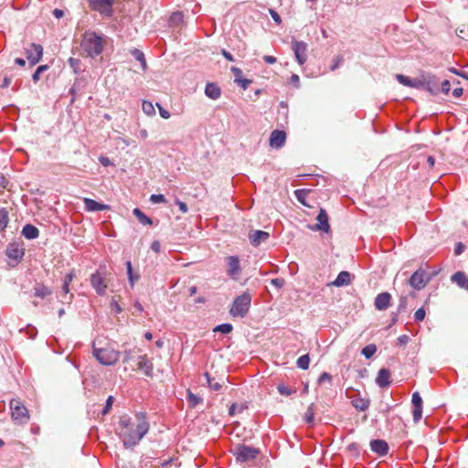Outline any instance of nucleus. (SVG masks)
<instances>
[{"label": "nucleus", "instance_id": "5", "mask_svg": "<svg viewBox=\"0 0 468 468\" xmlns=\"http://www.w3.org/2000/svg\"><path fill=\"white\" fill-rule=\"evenodd\" d=\"M93 355L101 364L105 366L113 365L120 358V353L112 348H94Z\"/></svg>", "mask_w": 468, "mask_h": 468}, {"label": "nucleus", "instance_id": "25", "mask_svg": "<svg viewBox=\"0 0 468 468\" xmlns=\"http://www.w3.org/2000/svg\"><path fill=\"white\" fill-rule=\"evenodd\" d=\"M422 81L424 83V87H422L421 89L428 90L431 94L437 93V86H436V82H435V77L422 76Z\"/></svg>", "mask_w": 468, "mask_h": 468}, {"label": "nucleus", "instance_id": "33", "mask_svg": "<svg viewBox=\"0 0 468 468\" xmlns=\"http://www.w3.org/2000/svg\"><path fill=\"white\" fill-rule=\"evenodd\" d=\"M311 193V190H306V189H297L294 191V196L295 197L297 198V200L302 203L303 205L304 206H308L309 205L306 203L305 199H306V197Z\"/></svg>", "mask_w": 468, "mask_h": 468}, {"label": "nucleus", "instance_id": "52", "mask_svg": "<svg viewBox=\"0 0 468 468\" xmlns=\"http://www.w3.org/2000/svg\"><path fill=\"white\" fill-rule=\"evenodd\" d=\"M332 380V377L330 374L326 373V372H324L321 374V376L319 377L318 378V383L319 384H322L325 381H328V382H331Z\"/></svg>", "mask_w": 468, "mask_h": 468}, {"label": "nucleus", "instance_id": "23", "mask_svg": "<svg viewBox=\"0 0 468 468\" xmlns=\"http://www.w3.org/2000/svg\"><path fill=\"white\" fill-rule=\"evenodd\" d=\"M452 282H455L460 288L468 291V278L463 271L455 272L452 278Z\"/></svg>", "mask_w": 468, "mask_h": 468}, {"label": "nucleus", "instance_id": "28", "mask_svg": "<svg viewBox=\"0 0 468 468\" xmlns=\"http://www.w3.org/2000/svg\"><path fill=\"white\" fill-rule=\"evenodd\" d=\"M205 378L210 389L215 391L220 390V388H222V383L220 381L216 380V378L211 377L207 372L205 373Z\"/></svg>", "mask_w": 468, "mask_h": 468}, {"label": "nucleus", "instance_id": "6", "mask_svg": "<svg viewBox=\"0 0 468 468\" xmlns=\"http://www.w3.org/2000/svg\"><path fill=\"white\" fill-rule=\"evenodd\" d=\"M10 409L12 410V419L24 424L29 420V414L27 409L21 403L19 399H13L10 400Z\"/></svg>", "mask_w": 468, "mask_h": 468}, {"label": "nucleus", "instance_id": "27", "mask_svg": "<svg viewBox=\"0 0 468 468\" xmlns=\"http://www.w3.org/2000/svg\"><path fill=\"white\" fill-rule=\"evenodd\" d=\"M22 235L27 239H34L38 237L39 230L34 225L27 224L22 229Z\"/></svg>", "mask_w": 468, "mask_h": 468}, {"label": "nucleus", "instance_id": "26", "mask_svg": "<svg viewBox=\"0 0 468 468\" xmlns=\"http://www.w3.org/2000/svg\"><path fill=\"white\" fill-rule=\"evenodd\" d=\"M205 94L212 100H217L220 97L221 90L217 84L207 83L205 89Z\"/></svg>", "mask_w": 468, "mask_h": 468}, {"label": "nucleus", "instance_id": "50", "mask_svg": "<svg viewBox=\"0 0 468 468\" xmlns=\"http://www.w3.org/2000/svg\"><path fill=\"white\" fill-rule=\"evenodd\" d=\"M150 201L154 204H157V203H164L165 202V197L164 195H156V194H154L150 197Z\"/></svg>", "mask_w": 468, "mask_h": 468}, {"label": "nucleus", "instance_id": "45", "mask_svg": "<svg viewBox=\"0 0 468 468\" xmlns=\"http://www.w3.org/2000/svg\"><path fill=\"white\" fill-rule=\"evenodd\" d=\"M411 402L413 407H422V399L419 392H414L412 394Z\"/></svg>", "mask_w": 468, "mask_h": 468}, {"label": "nucleus", "instance_id": "42", "mask_svg": "<svg viewBox=\"0 0 468 468\" xmlns=\"http://www.w3.org/2000/svg\"><path fill=\"white\" fill-rule=\"evenodd\" d=\"M232 330L233 326L230 324H221L213 329L214 332H220L222 334H229Z\"/></svg>", "mask_w": 468, "mask_h": 468}, {"label": "nucleus", "instance_id": "41", "mask_svg": "<svg viewBox=\"0 0 468 468\" xmlns=\"http://www.w3.org/2000/svg\"><path fill=\"white\" fill-rule=\"evenodd\" d=\"M48 68L49 67L48 65L38 66L32 75L33 81L35 83H37L40 80V74L43 73L44 71L48 70Z\"/></svg>", "mask_w": 468, "mask_h": 468}, {"label": "nucleus", "instance_id": "17", "mask_svg": "<svg viewBox=\"0 0 468 468\" xmlns=\"http://www.w3.org/2000/svg\"><path fill=\"white\" fill-rule=\"evenodd\" d=\"M391 295L389 292H381L377 295L375 299V307L379 311H383L388 308L390 305Z\"/></svg>", "mask_w": 468, "mask_h": 468}, {"label": "nucleus", "instance_id": "30", "mask_svg": "<svg viewBox=\"0 0 468 468\" xmlns=\"http://www.w3.org/2000/svg\"><path fill=\"white\" fill-rule=\"evenodd\" d=\"M352 404L356 410L360 411H365L369 407V400L363 398H358L354 399L352 401Z\"/></svg>", "mask_w": 468, "mask_h": 468}, {"label": "nucleus", "instance_id": "29", "mask_svg": "<svg viewBox=\"0 0 468 468\" xmlns=\"http://www.w3.org/2000/svg\"><path fill=\"white\" fill-rule=\"evenodd\" d=\"M133 215L137 218V219L142 223L143 225H152L153 220L147 217L141 209L134 208L133 209Z\"/></svg>", "mask_w": 468, "mask_h": 468}, {"label": "nucleus", "instance_id": "56", "mask_svg": "<svg viewBox=\"0 0 468 468\" xmlns=\"http://www.w3.org/2000/svg\"><path fill=\"white\" fill-rule=\"evenodd\" d=\"M68 62L70 65V67L73 68L75 71H77V69L80 64V59L74 58H69Z\"/></svg>", "mask_w": 468, "mask_h": 468}, {"label": "nucleus", "instance_id": "47", "mask_svg": "<svg viewBox=\"0 0 468 468\" xmlns=\"http://www.w3.org/2000/svg\"><path fill=\"white\" fill-rule=\"evenodd\" d=\"M407 303H408V297L406 295H402L399 298V312H405L407 309Z\"/></svg>", "mask_w": 468, "mask_h": 468}, {"label": "nucleus", "instance_id": "36", "mask_svg": "<svg viewBox=\"0 0 468 468\" xmlns=\"http://www.w3.org/2000/svg\"><path fill=\"white\" fill-rule=\"evenodd\" d=\"M8 211L5 207H0V229L3 230L8 224Z\"/></svg>", "mask_w": 468, "mask_h": 468}, {"label": "nucleus", "instance_id": "2", "mask_svg": "<svg viewBox=\"0 0 468 468\" xmlns=\"http://www.w3.org/2000/svg\"><path fill=\"white\" fill-rule=\"evenodd\" d=\"M106 44V37L102 35H98L93 31H86L80 42L82 50L88 57L95 58L101 54Z\"/></svg>", "mask_w": 468, "mask_h": 468}, {"label": "nucleus", "instance_id": "31", "mask_svg": "<svg viewBox=\"0 0 468 468\" xmlns=\"http://www.w3.org/2000/svg\"><path fill=\"white\" fill-rule=\"evenodd\" d=\"M128 274V280L131 287H133L135 282H137L140 278L139 274H133V267L131 261H126L125 263Z\"/></svg>", "mask_w": 468, "mask_h": 468}, {"label": "nucleus", "instance_id": "4", "mask_svg": "<svg viewBox=\"0 0 468 468\" xmlns=\"http://www.w3.org/2000/svg\"><path fill=\"white\" fill-rule=\"evenodd\" d=\"M233 453L239 463H246L255 460L260 453V450L245 444H239L233 450Z\"/></svg>", "mask_w": 468, "mask_h": 468}, {"label": "nucleus", "instance_id": "37", "mask_svg": "<svg viewBox=\"0 0 468 468\" xmlns=\"http://www.w3.org/2000/svg\"><path fill=\"white\" fill-rule=\"evenodd\" d=\"M377 352V346L376 345L374 344H370V345H367L366 346L362 351H361V354L366 357V358H370L372 357L375 353Z\"/></svg>", "mask_w": 468, "mask_h": 468}, {"label": "nucleus", "instance_id": "39", "mask_svg": "<svg viewBox=\"0 0 468 468\" xmlns=\"http://www.w3.org/2000/svg\"><path fill=\"white\" fill-rule=\"evenodd\" d=\"M142 109L143 112L148 116L155 114L154 107L151 101H144L142 104Z\"/></svg>", "mask_w": 468, "mask_h": 468}, {"label": "nucleus", "instance_id": "12", "mask_svg": "<svg viewBox=\"0 0 468 468\" xmlns=\"http://www.w3.org/2000/svg\"><path fill=\"white\" fill-rule=\"evenodd\" d=\"M90 7L101 14L112 16L113 0H87Z\"/></svg>", "mask_w": 468, "mask_h": 468}, {"label": "nucleus", "instance_id": "20", "mask_svg": "<svg viewBox=\"0 0 468 468\" xmlns=\"http://www.w3.org/2000/svg\"><path fill=\"white\" fill-rule=\"evenodd\" d=\"M371 451L379 456H385L388 452V445L384 440H373L370 441Z\"/></svg>", "mask_w": 468, "mask_h": 468}, {"label": "nucleus", "instance_id": "51", "mask_svg": "<svg viewBox=\"0 0 468 468\" xmlns=\"http://www.w3.org/2000/svg\"><path fill=\"white\" fill-rule=\"evenodd\" d=\"M277 388H278V391L280 392V394L284 395V396H290L293 392L292 388H290L284 385H279Z\"/></svg>", "mask_w": 468, "mask_h": 468}, {"label": "nucleus", "instance_id": "59", "mask_svg": "<svg viewBox=\"0 0 468 468\" xmlns=\"http://www.w3.org/2000/svg\"><path fill=\"white\" fill-rule=\"evenodd\" d=\"M451 90V83L449 80H445L444 81H442L441 83V91L444 93V94H448L449 91Z\"/></svg>", "mask_w": 468, "mask_h": 468}, {"label": "nucleus", "instance_id": "35", "mask_svg": "<svg viewBox=\"0 0 468 468\" xmlns=\"http://www.w3.org/2000/svg\"><path fill=\"white\" fill-rule=\"evenodd\" d=\"M132 55L136 60L140 61L143 70H145L147 66L144 54L141 50L134 48L132 51Z\"/></svg>", "mask_w": 468, "mask_h": 468}, {"label": "nucleus", "instance_id": "61", "mask_svg": "<svg viewBox=\"0 0 468 468\" xmlns=\"http://www.w3.org/2000/svg\"><path fill=\"white\" fill-rule=\"evenodd\" d=\"M464 250H465V246L462 242H459L455 246L454 254L461 255L464 251Z\"/></svg>", "mask_w": 468, "mask_h": 468}, {"label": "nucleus", "instance_id": "32", "mask_svg": "<svg viewBox=\"0 0 468 468\" xmlns=\"http://www.w3.org/2000/svg\"><path fill=\"white\" fill-rule=\"evenodd\" d=\"M50 293H51V291L45 285L38 284L34 288V294L37 297L45 298L46 296L49 295Z\"/></svg>", "mask_w": 468, "mask_h": 468}, {"label": "nucleus", "instance_id": "14", "mask_svg": "<svg viewBox=\"0 0 468 468\" xmlns=\"http://www.w3.org/2000/svg\"><path fill=\"white\" fill-rule=\"evenodd\" d=\"M317 224L312 228L313 230H322L328 232L330 226L328 223V216L324 209L321 208L319 214L316 217Z\"/></svg>", "mask_w": 468, "mask_h": 468}, {"label": "nucleus", "instance_id": "43", "mask_svg": "<svg viewBox=\"0 0 468 468\" xmlns=\"http://www.w3.org/2000/svg\"><path fill=\"white\" fill-rule=\"evenodd\" d=\"M170 24L178 26L183 22V14L181 12L173 13L170 16Z\"/></svg>", "mask_w": 468, "mask_h": 468}, {"label": "nucleus", "instance_id": "34", "mask_svg": "<svg viewBox=\"0 0 468 468\" xmlns=\"http://www.w3.org/2000/svg\"><path fill=\"white\" fill-rule=\"evenodd\" d=\"M187 403L189 407L195 408L197 407L200 402H202V399L198 397L197 395L192 393L190 390L187 391Z\"/></svg>", "mask_w": 468, "mask_h": 468}, {"label": "nucleus", "instance_id": "24", "mask_svg": "<svg viewBox=\"0 0 468 468\" xmlns=\"http://www.w3.org/2000/svg\"><path fill=\"white\" fill-rule=\"evenodd\" d=\"M350 282H351V274L346 271H343L339 272L336 279L331 284L335 287H341V286L348 285Z\"/></svg>", "mask_w": 468, "mask_h": 468}, {"label": "nucleus", "instance_id": "64", "mask_svg": "<svg viewBox=\"0 0 468 468\" xmlns=\"http://www.w3.org/2000/svg\"><path fill=\"white\" fill-rule=\"evenodd\" d=\"M398 342H399V345H401V346H405V345H407V344H408V342H409V336H408V335H400V336L398 338Z\"/></svg>", "mask_w": 468, "mask_h": 468}, {"label": "nucleus", "instance_id": "9", "mask_svg": "<svg viewBox=\"0 0 468 468\" xmlns=\"http://www.w3.org/2000/svg\"><path fill=\"white\" fill-rule=\"evenodd\" d=\"M25 53L32 68L41 60L43 57V47L40 44L31 43L25 48Z\"/></svg>", "mask_w": 468, "mask_h": 468}, {"label": "nucleus", "instance_id": "57", "mask_svg": "<svg viewBox=\"0 0 468 468\" xmlns=\"http://www.w3.org/2000/svg\"><path fill=\"white\" fill-rule=\"evenodd\" d=\"M156 105H157V107H158V109H159V113H160V116H161L162 118H164V119H168V118H170V112H169L167 110H165V109H164L163 107H161V105H160V104H158V103H157Z\"/></svg>", "mask_w": 468, "mask_h": 468}, {"label": "nucleus", "instance_id": "3", "mask_svg": "<svg viewBox=\"0 0 468 468\" xmlns=\"http://www.w3.org/2000/svg\"><path fill=\"white\" fill-rule=\"evenodd\" d=\"M250 294L248 292H243L234 300L229 311L230 314L235 317H244L250 310Z\"/></svg>", "mask_w": 468, "mask_h": 468}, {"label": "nucleus", "instance_id": "48", "mask_svg": "<svg viewBox=\"0 0 468 468\" xmlns=\"http://www.w3.org/2000/svg\"><path fill=\"white\" fill-rule=\"evenodd\" d=\"M426 312L423 308L418 309L414 314V319L416 322H421L425 318Z\"/></svg>", "mask_w": 468, "mask_h": 468}, {"label": "nucleus", "instance_id": "8", "mask_svg": "<svg viewBox=\"0 0 468 468\" xmlns=\"http://www.w3.org/2000/svg\"><path fill=\"white\" fill-rule=\"evenodd\" d=\"M105 275L106 272L102 271L101 268L90 276L91 286L99 295H104L106 292L107 282Z\"/></svg>", "mask_w": 468, "mask_h": 468}, {"label": "nucleus", "instance_id": "46", "mask_svg": "<svg viewBox=\"0 0 468 468\" xmlns=\"http://www.w3.org/2000/svg\"><path fill=\"white\" fill-rule=\"evenodd\" d=\"M412 415L414 421H419L422 417V407H413Z\"/></svg>", "mask_w": 468, "mask_h": 468}, {"label": "nucleus", "instance_id": "16", "mask_svg": "<svg viewBox=\"0 0 468 468\" xmlns=\"http://www.w3.org/2000/svg\"><path fill=\"white\" fill-rule=\"evenodd\" d=\"M396 79L400 84L407 86V87H411V88H416V89H420V88L424 87L422 79L421 80H418V79L412 80V79H410L407 76H404L402 74H397Z\"/></svg>", "mask_w": 468, "mask_h": 468}, {"label": "nucleus", "instance_id": "55", "mask_svg": "<svg viewBox=\"0 0 468 468\" xmlns=\"http://www.w3.org/2000/svg\"><path fill=\"white\" fill-rule=\"evenodd\" d=\"M270 15L272 17V19L278 24L280 25L282 23V18L280 16V15L273 9H270Z\"/></svg>", "mask_w": 468, "mask_h": 468}, {"label": "nucleus", "instance_id": "40", "mask_svg": "<svg viewBox=\"0 0 468 468\" xmlns=\"http://www.w3.org/2000/svg\"><path fill=\"white\" fill-rule=\"evenodd\" d=\"M304 420L308 424H313L314 420V404L309 405L305 413Z\"/></svg>", "mask_w": 468, "mask_h": 468}, {"label": "nucleus", "instance_id": "53", "mask_svg": "<svg viewBox=\"0 0 468 468\" xmlns=\"http://www.w3.org/2000/svg\"><path fill=\"white\" fill-rule=\"evenodd\" d=\"M110 306H111L112 311H113L117 314H119L122 311V307L119 305V303L114 299L112 300Z\"/></svg>", "mask_w": 468, "mask_h": 468}, {"label": "nucleus", "instance_id": "22", "mask_svg": "<svg viewBox=\"0 0 468 468\" xmlns=\"http://www.w3.org/2000/svg\"><path fill=\"white\" fill-rule=\"evenodd\" d=\"M83 203L86 210L90 212L102 211L109 208V206L98 203L97 201L88 197L83 198Z\"/></svg>", "mask_w": 468, "mask_h": 468}, {"label": "nucleus", "instance_id": "18", "mask_svg": "<svg viewBox=\"0 0 468 468\" xmlns=\"http://www.w3.org/2000/svg\"><path fill=\"white\" fill-rule=\"evenodd\" d=\"M390 378V371L387 368H381L378 373L376 383L379 388H387L391 383Z\"/></svg>", "mask_w": 468, "mask_h": 468}, {"label": "nucleus", "instance_id": "11", "mask_svg": "<svg viewBox=\"0 0 468 468\" xmlns=\"http://www.w3.org/2000/svg\"><path fill=\"white\" fill-rule=\"evenodd\" d=\"M429 282L430 277L422 269L417 270L409 279V284L418 291L423 289Z\"/></svg>", "mask_w": 468, "mask_h": 468}, {"label": "nucleus", "instance_id": "60", "mask_svg": "<svg viewBox=\"0 0 468 468\" xmlns=\"http://www.w3.org/2000/svg\"><path fill=\"white\" fill-rule=\"evenodd\" d=\"M230 69L235 77V81H237L238 79H241L242 70L240 69H239L237 67H232Z\"/></svg>", "mask_w": 468, "mask_h": 468}, {"label": "nucleus", "instance_id": "49", "mask_svg": "<svg viewBox=\"0 0 468 468\" xmlns=\"http://www.w3.org/2000/svg\"><path fill=\"white\" fill-rule=\"evenodd\" d=\"M242 90H247L249 85L252 82V80L248 79H238L237 81H235Z\"/></svg>", "mask_w": 468, "mask_h": 468}, {"label": "nucleus", "instance_id": "54", "mask_svg": "<svg viewBox=\"0 0 468 468\" xmlns=\"http://www.w3.org/2000/svg\"><path fill=\"white\" fill-rule=\"evenodd\" d=\"M113 403V397L110 396L106 400V405L102 410L103 414H107Z\"/></svg>", "mask_w": 468, "mask_h": 468}, {"label": "nucleus", "instance_id": "62", "mask_svg": "<svg viewBox=\"0 0 468 468\" xmlns=\"http://www.w3.org/2000/svg\"><path fill=\"white\" fill-rule=\"evenodd\" d=\"M176 205L178 206L179 207V210L182 212V213H186L188 211V207H187V205L185 203V202H182L180 200H176Z\"/></svg>", "mask_w": 468, "mask_h": 468}, {"label": "nucleus", "instance_id": "58", "mask_svg": "<svg viewBox=\"0 0 468 468\" xmlns=\"http://www.w3.org/2000/svg\"><path fill=\"white\" fill-rule=\"evenodd\" d=\"M271 283L274 285L276 288L280 289L284 284V280L280 278H275L271 281Z\"/></svg>", "mask_w": 468, "mask_h": 468}, {"label": "nucleus", "instance_id": "13", "mask_svg": "<svg viewBox=\"0 0 468 468\" xmlns=\"http://www.w3.org/2000/svg\"><path fill=\"white\" fill-rule=\"evenodd\" d=\"M286 140V133L283 131L274 130L270 136V145L272 148L279 149L283 146Z\"/></svg>", "mask_w": 468, "mask_h": 468}, {"label": "nucleus", "instance_id": "21", "mask_svg": "<svg viewBox=\"0 0 468 468\" xmlns=\"http://www.w3.org/2000/svg\"><path fill=\"white\" fill-rule=\"evenodd\" d=\"M137 367L139 370L143 371L145 376L150 377L153 374V364L145 355L138 356Z\"/></svg>", "mask_w": 468, "mask_h": 468}, {"label": "nucleus", "instance_id": "63", "mask_svg": "<svg viewBox=\"0 0 468 468\" xmlns=\"http://www.w3.org/2000/svg\"><path fill=\"white\" fill-rule=\"evenodd\" d=\"M133 350H126L124 352L123 363H127L129 360L133 358Z\"/></svg>", "mask_w": 468, "mask_h": 468}, {"label": "nucleus", "instance_id": "15", "mask_svg": "<svg viewBox=\"0 0 468 468\" xmlns=\"http://www.w3.org/2000/svg\"><path fill=\"white\" fill-rule=\"evenodd\" d=\"M5 253L8 258L20 261L25 254V250L19 243L13 242L8 245Z\"/></svg>", "mask_w": 468, "mask_h": 468}, {"label": "nucleus", "instance_id": "44", "mask_svg": "<svg viewBox=\"0 0 468 468\" xmlns=\"http://www.w3.org/2000/svg\"><path fill=\"white\" fill-rule=\"evenodd\" d=\"M246 407L243 404L233 403L229 410V414L234 416L236 412H241Z\"/></svg>", "mask_w": 468, "mask_h": 468}, {"label": "nucleus", "instance_id": "38", "mask_svg": "<svg viewBox=\"0 0 468 468\" xmlns=\"http://www.w3.org/2000/svg\"><path fill=\"white\" fill-rule=\"evenodd\" d=\"M296 364H297V367L299 368H302L303 370H306L308 369L309 367V364H310V357H309V355H303V356H301L297 361H296Z\"/></svg>", "mask_w": 468, "mask_h": 468}, {"label": "nucleus", "instance_id": "7", "mask_svg": "<svg viewBox=\"0 0 468 468\" xmlns=\"http://www.w3.org/2000/svg\"><path fill=\"white\" fill-rule=\"evenodd\" d=\"M227 269L226 272L229 277L234 281H239L241 275V266L238 256H229L225 259Z\"/></svg>", "mask_w": 468, "mask_h": 468}, {"label": "nucleus", "instance_id": "10", "mask_svg": "<svg viewBox=\"0 0 468 468\" xmlns=\"http://www.w3.org/2000/svg\"><path fill=\"white\" fill-rule=\"evenodd\" d=\"M292 49L299 65L303 66L307 61L308 45L304 41L293 39L292 41Z\"/></svg>", "mask_w": 468, "mask_h": 468}, {"label": "nucleus", "instance_id": "19", "mask_svg": "<svg viewBox=\"0 0 468 468\" xmlns=\"http://www.w3.org/2000/svg\"><path fill=\"white\" fill-rule=\"evenodd\" d=\"M270 234L263 230H254L250 233L249 239L254 247H258L261 243L266 241Z\"/></svg>", "mask_w": 468, "mask_h": 468}, {"label": "nucleus", "instance_id": "1", "mask_svg": "<svg viewBox=\"0 0 468 468\" xmlns=\"http://www.w3.org/2000/svg\"><path fill=\"white\" fill-rule=\"evenodd\" d=\"M119 436L126 448L138 444L149 431V423L145 414L143 412L136 414L134 422L128 416H122L119 420Z\"/></svg>", "mask_w": 468, "mask_h": 468}]
</instances>
